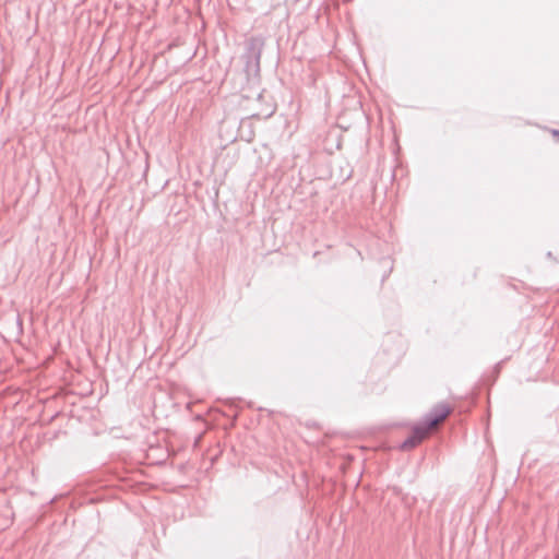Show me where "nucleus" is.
Wrapping results in <instances>:
<instances>
[{
  "instance_id": "nucleus-1",
  "label": "nucleus",
  "mask_w": 559,
  "mask_h": 559,
  "mask_svg": "<svg viewBox=\"0 0 559 559\" xmlns=\"http://www.w3.org/2000/svg\"><path fill=\"white\" fill-rule=\"evenodd\" d=\"M452 407L448 404H439L433 411V416L427 425H416L412 435L401 444L402 450H411L427 439L439 425L451 414Z\"/></svg>"
}]
</instances>
